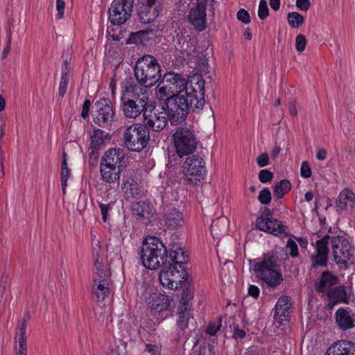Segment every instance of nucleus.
<instances>
[{"instance_id": "nucleus-40", "label": "nucleus", "mask_w": 355, "mask_h": 355, "mask_svg": "<svg viewBox=\"0 0 355 355\" xmlns=\"http://www.w3.org/2000/svg\"><path fill=\"white\" fill-rule=\"evenodd\" d=\"M269 15V9L268 8L266 0H260L258 8V17L263 20Z\"/></svg>"}, {"instance_id": "nucleus-44", "label": "nucleus", "mask_w": 355, "mask_h": 355, "mask_svg": "<svg viewBox=\"0 0 355 355\" xmlns=\"http://www.w3.org/2000/svg\"><path fill=\"white\" fill-rule=\"evenodd\" d=\"M221 318H219L218 323L216 322H209L207 327L206 333L211 336H215L221 327Z\"/></svg>"}, {"instance_id": "nucleus-18", "label": "nucleus", "mask_w": 355, "mask_h": 355, "mask_svg": "<svg viewBox=\"0 0 355 355\" xmlns=\"http://www.w3.org/2000/svg\"><path fill=\"white\" fill-rule=\"evenodd\" d=\"M330 236L325 235L322 239L317 240L314 245L315 248V254L311 257V267L317 268L318 267H325L327 265Z\"/></svg>"}, {"instance_id": "nucleus-51", "label": "nucleus", "mask_w": 355, "mask_h": 355, "mask_svg": "<svg viewBox=\"0 0 355 355\" xmlns=\"http://www.w3.org/2000/svg\"><path fill=\"white\" fill-rule=\"evenodd\" d=\"M246 333L244 329H241L239 328V325L238 324L234 323V331L232 334V338L234 339H243L245 337Z\"/></svg>"}, {"instance_id": "nucleus-9", "label": "nucleus", "mask_w": 355, "mask_h": 355, "mask_svg": "<svg viewBox=\"0 0 355 355\" xmlns=\"http://www.w3.org/2000/svg\"><path fill=\"white\" fill-rule=\"evenodd\" d=\"M150 132L140 123L126 127L123 132V144L132 152H141L149 143Z\"/></svg>"}, {"instance_id": "nucleus-31", "label": "nucleus", "mask_w": 355, "mask_h": 355, "mask_svg": "<svg viewBox=\"0 0 355 355\" xmlns=\"http://www.w3.org/2000/svg\"><path fill=\"white\" fill-rule=\"evenodd\" d=\"M92 297L96 302L103 301L110 294V286L107 279H94Z\"/></svg>"}, {"instance_id": "nucleus-61", "label": "nucleus", "mask_w": 355, "mask_h": 355, "mask_svg": "<svg viewBox=\"0 0 355 355\" xmlns=\"http://www.w3.org/2000/svg\"><path fill=\"white\" fill-rule=\"evenodd\" d=\"M92 251L94 256V259L97 257V255L100 256V252L101 251V243L99 240H92Z\"/></svg>"}, {"instance_id": "nucleus-5", "label": "nucleus", "mask_w": 355, "mask_h": 355, "mask_svg": "<svg viewBox=\"0 0 355 355\" xmlns=\"http://www.w3.org/2000/svg\"><path fill=\"white\" fill-rule=\"evenodd\" d=\"M138 254L143 266L151 270L158 269L169 259V251L159 238L153 236L143 240Z\"/></svg>"}, {"instance_id": "nucleus-10", "label": "nucleus", "mask_w": 355, "mask_h": 355, "mask_svg": "<svg viewBox=\"0 0 355 355\" xmlns=\"http://www.w3.org/2000/svg\"><path fill=\"white\" fill-rule=\"evenodd\" d=\"M193 284H189L181 293L177 309L178 318L176 320L177 328L181 331H184L188 329L189 320L193 318L191 303L193 299Z\"/></svg>"}, {"instance_id": "nucleus-16", "label": "nucleus", "mask_w": 355, "mask_h": 355, "mask_svg": "<svg viewBox=\"0 0 355 355\" xmlns=\"http://www.w3.org/2000/svg\"><path fill=\"white\" fill-rule=\"evenodd\" d=\"M142 125L146 127L148 132L154 131L159 132L163 130L168 124L169 119L167 114L164 112H159L155 107L150 105L144 114Z\"/></svg>"}, {"instance_id": "nucleus-63", "label": "nucleus", "mask_w": 355, "mask_h": 355, "mask_svg": "<svg viewBox=\"0 0 355 355\" xmlns=\"http://www.w3.org/2000/svg\"><path fill=\"white\" fill-rule=\"evenodd\" d=\"M116 76L114 75L112 78L110 80V89L112 92V98H114L116 96Z\"/></svg>"}, {"instance_id": "nucleus-28", "label": "nucleus", "mask_w": 355, "mask_h": 355, "mask_svg": "<svg viewBox=\"0 0 355 355\" xmlns=\"http://www.w3.org/2000/svg\"><path fill=\"white\" fill-rule=\"evenodd\" d=\"M325 355H355V344L346 340H339L327 349Z\"/></svg>"}, {"instance_id": "nucleus-59", "label": "nucleus", "mask_w": 355, "mask_h": 355, "mask_svg": "<svg viewBox=\"0 0 355 355\" xmlns=\"http://www.w3.org/2000/svg\"><path fill=\"white\" fill-rule=\"evenodd\" d=\"M90 107H91L90 100L85 99L83 103V105L82 107V112H81V116L83 119H86L89 116Z\"/></svg>"}, {"instance_id": "nucleus-26", "label": "nucleus", "mask_w": 355, "mask_h": 355, "mask_svg": "<svg viewBox=\"0 0 355 355\" xmlns=\"http://www.w3.org/2000/svg\"><path fill=\"white\" fill-rule=\"evenodd\" d=\"M340 282L338 276L332 274L330 271L326 270L322 272L318 279L315 282V288L318 293H327L333 286L337 285Z\"/></svg>"}, {"instance_id": "nucleus-3", "label": "nucleus", "mask_w": 355, "mask_h": 355, "mask_svg": "<svg viewBox=\"0 0 355 355\" xmlns=\"http://www.w3.org/2000/svg\"><path fill=\"white\" fill-rule=\"evenodd\" d=\"M121 109L123 115L129 119H135L144 114L150 104L148 96L144 93H138V85L134 78L128 75L121 83Z\"/></svg>"}, {"instance_id": "nucleus-37", "label": "nucleus", "mask_w": 355, "mask_h": 355, "mask_svg": "<svg viewBox=\"0 0 355 355\" xmlns=\"http://www.w3.org/2000/svg\"><path fill=\"white\" fill-rule=\"evenodd\" d=\"M99 255H97V257L94 259V266L97 270V277L96 279H108L111 276L110 270L109 268H107L106 266L103 264L102 261H99Z\"/></svg>"}, {"instance_id": "nucleus-38", "label": "nucleus", "mask_w": 355, "mask_h": 355, "mask_svg": "<svg viewBox=\"0 0 355 355\" xmlns=\"http://www.w3.org/2000/svg\"><path fill=\"white\" fill-rule=\"evenodd\" d=\"M287 19L289 26L294 28H299L304 21V17L297 12H289Z\"/></svg>"}, {"instance_id": "nucleus-47", "label": "nucleus", "mask_w": 355, "mask_h": 355, "mask_svg": "<svg viewBox=\"0 0 355 355\" xmlns=\"http://www.w3.org/2000/svg\"><path fill=\"white\" fill-rule=\"evenodd\" d=\"M306 40L304 35L300 34L295 37V48L298 52H302L306 47Z\"/></svg>"}, {"instance_id": "nucleus-58", "label": "nucleus", "mask_w": 355, "mask_h": 355, "mask_svg": "<svg viewBox=\"0 0 355 355\" xmlns=\"http://www.w3.org/2000/svg\"><path fill=\"white\" fill-rule=\"evenodd\" d=\"M98 206L101 209L102 219L104 222H105L107 220L108 211L112 207L111 204H104L102 202H98Z\"/></svg>"}, {"instance_id": "nucleus-12", "label": "nucleus", "mask_w": 355, "mask_h": 355, "mask_svg": "<svg viewBox=\"0 0 355 355\" xmlns=\"http://www.w3.org/2000/svg\"><path fill=\"white\" fill-rule=\"evenodd\" d=\"M164 0H137L135 10L137 19L143 24L154 22L163 10Z\"/></svg>"}, {"instance_id": "nucleus-11", "label": "nucleus", "mask_w": 355, "mask_h": 355, "mask_svg": "<svg viewBox=\"0 0 355 355\" xmlns=\"http://www.w3.org/2000/svg\"><path fill=\"white\" fill-rule=\"evenodd\" d=\"M184 180L189 184L196 186L205 179L207 171L203 157L192 155L187 157L182 166Z\"/></svg>"}, {"instance_id": "nucleus-17", "label": "nucleus", "mask_w": 355, "mask_h": 355, "mask_svg": "<svg viewBox=\"0 0 355 355\" xmlns=\"http://www.w3.org/2000/svg\"><path fill=\"white\" fill-rule=\"evenodd\" d=\"M184 94L195 103L194 107L203 108L205 103V80L202 76H195L190 80Z\"/></svg>"}, {"instance_id": "nucleus-35", "label": "nucleus", "mask_w": 355, "mask_h": 355, "mask_svg": "<svg viewBox=\"0 0 355 355\" xmlns=\"http://www.w3.org/2000/svg\"><path fill=\"white\" fill-rule=\"evenodd\" d=\"M153 29L139 31L135 33L132 32L129 35L128 38L126 40V44L145 45L146 42L150 39V37H149L150 34L153 35Z\"/></svg>"}, {"instance_id": "nucleus-54", "label": "nucleus", "mask_w": 355, "mask_h": 355, "mask_svg": "<svg viewBox=\"0 0 355 355\" xmlns=\"http://www.w3.org/2000/svg\"><path fill=\"white\" fill-rule=\"evenodd\" d=\"M257 165L262 168L266 166L269 164L268 155L266 153H263L257 157Z\"/></svg>"}, {"instance_id": "nucleus-50", "label": "nucleus", "mask_w": 355, "mask_h": 355, "mask_svg": "<svg viewBox=\"0 0 355 355\" xmlns=\"http://www.w3.org/2000/svg\"><path fill=\"white\" fill-rule=\"evenodd\" d=\"M12 34L10 30L7 33V42L2 52V59H5L11 49Z\"/></svg>"}, {"instance_id": "nucleus-13", "label": "nucleus", "mask_w": 355, "mask_h": 355, "mask_svg": "<svg viewBox=\"0 0 355 355\" xmlns=\"http://www.w3.org/2000/svg\"><path fill=\"white\" fill-rule=\"evenodd\" d=\"M272 216V211L270 209L263 207V211L256 219V228L276 236L288 235L286 232L287 227L279 220L274 218Z\"/></svg>"}, {"instance_id": "nucleus-39", "label": "nucleus", "mask_w": 355, "mask_h": 355, "mask_svg": "<svg viewBox=\"0 0 355 355\" xmlns=\"http://www.w3.org/2000/svg\"><path fill=\"white\" fill-rule=\"evenodd\" d=\"M195 62L196 63V69L200 72L207 73L208 71V59L204 55H199L195 58Z\"/></svg>"}, {"instance_id": "nucleus-49", "label": "nucleus", "mask_w": 355, "mask_h": 355, "mask_svg": "<svg viewBox=\"0 0 355 355\" xmlns=\"http://www.w3.org/2000/svg\"><path fill=\"white\" fill-rule=\"evenodd\" d=\"M238 20L245 24H248L250 22V17L247 10L243 8L240 9L236 14Z\"/></svg>"}, {"instance_id": "nucleus-27", "label": "nucleus", "mask_w": 355, "mask_h": 355, "mask_svg": "<svg viewBox=\"0 0 355 355\" xmlns=\"http://www.w3.org/2000/svg\"><path fill=\"white\" fill-rule=\"evenodd\" d=\"M291 298L288 295H282L277 300L275 306L274 318L275 320L282 324L284 320H286L289 315V309L291 307Z\"/></svg>"}, {"instance_id": "nucleus-8", "label": "nucleus", "mask_w": 355, "mask_h": 355, "mask_svg": "<svg viewBox=\"0 0 355 355\" xmlns=\"http://www.w3.org/2000/svg\"><path fill=\"white\" fill-rule=\"evenodd\" d=\"M331 254L335 263L341 269H347L354 262V245L344 236H330Z\"/></svg>"}, {"instance_id": "nucleus-52", "label": "nucleus", "mask_w": 355, "mask_h": 355, "mask_svg": "<svg viewBox=\"0 0 355 355\" xmlns=\"http://www.w3.org/2000/svg\"><path fill=\"white\" fill-rule=\"evenodd\" d=\"M65 2L64 0H56V19H61L64 16Z\"/></svg>"}, {"instance_id": "nucleus-19", "label": "nucleus", "mask_w": 355, "mask_h": 355, "mask_svg": "<svg viewBox=\"0 0 355 355\" xmlns=\"http://www.w3.org/2000/svg\"><path fill=\"white\" fill-rule=\"evenodd\" d=\"M206 10V1H198L188 15V21L199 32L203 31L207 27Z\"/></svg>"}, {"instance_id": "nucleus-1", "label": "nucleus", "mask_w": 355, "mask_h": 355, "mask_svg": "<svg viewBox=\"0 0 355 355\" xmlns=\"http://www.w3.org/2000/svg\"><path fill=\"white\" fill-rule=\"evenodd\" d=\"M189 256L180 245L175 242L169 244V259L163 264L159 275V279L164 287L170 289L177 288L180 286L182 288L189 284H192L187 271V263Z\"/></svg>"}, {"instance_id": "nucleus-33", "label": "nucleus", "mask_w": 355, "mask_h": 355, "mask_svg": "<svg viewBox=\"0 0 355 355\" xmlns=\"http://www.w3.org/2000/svg\"><path fill=\"white\" fill-rule=\"evenodd\" d=\"M349 308H339L335 313L336 322L340 329L345 331L352 329L354 324V320L350 315Z\"/></svg>"}, {"instance_id": "nucleus-24", "label": "nucleus", "mask_w": 355, "mask_h": 355, "mask_svg": "<svg viewBox=\"0 0 355 355\" xmlns=\"http://www.w3.org/2000/svg\"><path fill=\"white\" fill-rule=\"evenodd\" d=\"M164 82L169 84L168 89L177 94H185L189 81L180 73L167 72L164 74Z\"/></svg>"}, {"instance_id": "nucleus-20", "label": "nucleus", "mask_w": 355, "mask_h": 355, "mask_svg": "<svg viewBox=\"0 0 355 355\" xmlns=\"http://www.w3.org/2000/svg\"><path fill=\"white\" fill-rule=\"evenodd\" d=\"M90 152L89 153V162L94 165L98 161L99 152L105 145L106 139H110L109 134L99 128H95L90 135Z\"/></svg>"}, {"instance_id": "nucleus-14", "label": "nucleus", "mask_w": 355, "mask_h": 355, "mask_svg": "<svg viewBox=\"0 0 355 355\" xmlns=\"http://www.w3.org/2000/svg\"><path fill=\"white\" fill-rule=\"evenodd\" d=\"M135 0H113L108 9V21L113 26H121L131 17Z\"/></svg>"}, {"instance_id": "nucleus-62", "label": "nucleus", "mask_w": 355, "mask_h": 355, "mask_svg": "<svg viewBox=\"0 0 355 355\" xmlns=\"http://www.w3.org/2000/svg\"><path fill=\"white\" fill-rule=\"evenodd\" d=\"M132 184L129 183L128 181L123 183L121 186V189L124 191L126 194H131L132 197H134L135 193L133 192V189L132 188Z\"/></svg>"}, {"instance_id": "nucleus-4", "label": "nucleus", "mask_w": 355, "mask_h": 355, "mask_svg": "<svg viewBox=\"0 0 355 355\" xmlns=\"http://www.w3.org/2000/svg\"><path fill=\"white\" fill-rule=\"evenodd\" d=\"M133 69L138 87L150 89L164 83L161 65L152 55L146 54L139 57Z\"/></svg>"}, {"instance_id": "nucleus-64", "label": "nucleus", "mask_w": 355, "mask_h": 355, "mask_svg": "<svg viewBox=\"0 0 355 355\" xmlns=\"http://www.w3.org/2000/svg\"><path fill=\"white\" fill-rule=\"evenodd\" d=\"M211 350L209 347L200 345L199 347L198 354L197 355H211Z\"/></svg>"}, {"instance_id": "nucleus-21", "label": "nucleus", "mask_w": 355, "mask_h": 355, "mask_svg": "<svg viewBox=\"0 0 355 355\" xmlns=\"http://www.w3.org/2000/svg\"><path fill=\"white\" fill-rule=\"evenodd\" d=\"M161 220L169 230H177L181 228L184 222L183 214L173 206L166 207L164 209Z\"/></svg>"}, {"instance_id": "nucleus-29", "label": "nucleus", "mask_w": 355, "mask_h": 355, "mask_svg": "<svg viewBox=\"0 0 355 355\" xmlns=\"http://www.w3.org/2000/svg\"><path fill=\"white\" fill-rule=\"evenodd\" d=\"M101 179L109 184H114L119 181L121 172L124 168L105 165L100 162Z\"/></svg>"}, {"instance_id": "nucleus-36", "label": "nucleus", "mask_w": 355, "mask_h": 355, "mask_svg": "<svg viewBox=\"0 0 355 355\" xmlns=\"http://www.w3.org/2000/svg\"><path fill=\"white\" fill-rule=\"evenodd\" d=\"M291 183L288 180H282L274 185V196L277 199H282L286 193L291 191Z\"/></svg>"}, {"instance_id": "nucleus-53", "label": "nucleus", "mask_w": 355, "mask_h": 355, "mask_svg": "<svg viewBox=\"0 0 355 355\" xmlns=\"http://www.w3.org/2000/svg\"><path fill=\"white\" fill-rule=\"evenodd\" d=\"M300 174L301 176L304 178H309L311 175V170L306 161H304L302 163L300 168Z\"/></svg>"}, {"instance_id": "nucleus-42", "label": "nucleus", "mask_w": 355, "mask_h": 355, "mask_svg": "<svg viewBox=\"0 0 355 355\" xmlns=\"http://www.w3.org/2000/svg\"><path fill=\"white\" fill-rule=\"evenodd\" d=\"M258 200L261 205H268L271 201V193L269 189L263 188L259 194Z\"/></svg>"}, {"instance_id": "nucleus-46", "label": "nucleus", "mask_w": 355, "mask_h": 355, "mask_svg": "<svg viewBox=\"0 0 355 355\" xmlns=\"http://www.w3.org/2000/svg\"><path fill=\"white\" fill-rule=\"evenodd\" d=\"M286 248L289 249V255L295 258L299 256L298 246L296 242L291 239L287 241Z\"/></svg>"}, {"instance_id": "nucleus-23", "label": "nucleus", "mask_w": 355, "mask_h": 355, "mask_svg": "<svg viewBox=\"0 0 355 355\" xmlns=\"http://www.w3.org/2000/svg\"><path fill=\"white\" fill-rule=\"evenodd\" d=\"M125 153L122 148H111L107 150L101 159V163L115 167L125 168Z\"/></svg>"}, {"instance_id": "nucleus-6", "label": "nucleus", "mask_w": 355, "mask_h": 355, "mask_svg": "<svg viewBox=\"0 0 355 355\" xmlns=\"http://www.w3.org/2000/svg\"><path fill=\"white\" fill-rule=\"evenodd\" d=\"M253 270L256 277L264 282L268 288L274 289L284 280L273 252L264 254L262 260L254 264Z\"/></svg>"}, {"instance_id": "nucleus-25", "label": "nucleus", "mask_w": 355, "mask_h": 355, "mask_svg": "<svg viewBox=\"0 0 355 355\" xmlns=\"http://www.w3.org/2000/svg\"><path fill=\"white\" fill-rule=\"evenodd\" d=\"M355 206V194L349 189H345L340 191L336 201L338 212H352Z\"/></svg>"}, {"instance_id": "nucleus-22", "label": "nucleus", "mask_w": 355, "mask_h": 355, "mask_svg": "<svg viewBox=\"0 0 355 355\" xmlns=\"http://www.w3.org/2000/svg\"><path fill=\"white\" fill-rule=\"evenodd\" d=\"M350 297V293H347L345 286L333 287L327 292V303L325 306L327 309H332L340 303L349 304Z\"/></svg>"}, {"instance_id": "nucleus-34", "label": "nucleus", "mask_w": 355, "mask_h": 355, "mask_svg": "<svg viewBox=\"0 0 355 355\" xmlns=\"http://www.w3.org/2000/svg\"><path fill=\"white\" fill-rule=\"evenodd\" d=\"M228 220L226 218L220 217L213 220L210 226L212 237L220 239L227 232Z\"/></svg>"}, {"instance_id": "nucleus-30", "label": "nucleus", "mask_w": 355, "mask_h": 355, "mask_svg": "<svg viewBox=\"0 0 355 355\" xmlns=\"http://www.w3.org/2000/svg\"><path fill=\"white\" fill-rule=\"evenodd\" d=\"M131 210L132 214L139 220L149 219L155 213L153 206L146 201L132 202L131 204Z\"/></svg>"}, {"instance_id": "nucleus-55", "label": "nucleus", "mask_w": 355, "mask_h": 355, "mask_svg": "<svg viewBox=\"0 0 355 355\" xmlns=\"http://www.w3.org/2000/svg\"><path fill=\"white\" fill-rule=\"evenodd\" d=\"M71 60L64 59L62 64L61 76L69 77Z\"/></svg>"}, {"instance_id": "nucleus-45", "label": "nucleus", "mask_w": 355, "mask_h": 355, "mask_svg": "<svg viewBox=\"0 0 355 355\" xmlns=\"http://www.w3.org/2000/svg\"><path fill=\"white\" fill-rule=\"evenodd\" d=\"M258 178L261 183L266 184L270 182L272 180L273 173L267 169H262L259 171Z\"/></svg>"}, {"instance_id": "nucleus-48", "label": "nucleus", "mask_w": 355, "mask_h": 355, "mask_svg": "<svg viewBox=\"0 0 355 355\" xmlns=\"http://www.w3.org/2000/svg\"><path fill=\"white\" fill-rule=\"evenodd\" d=\"M69 77H64V76L60 77V86H59V92H58L59 96L60 97H63L66 94L68 85H69Z\"/></svg>"}, {"instance_id": "nucleus-15", "label": "nucleus", "mask_w": 355, "mask_h": 355, "mask_svg": "<svg viewBox=\"0 0 355 355\" xmlns=\"http://www.w3.org/2000/svg\"><path fill=\"white\" fill-rule=\"evenodd\" d=\"M114 116L115 112L109 98H101L95 102L92 110V116L96 125L101 128L110 127Z\"/></svg>"}, {"instance_id": "nucleus-43", "label": "nucleus", "mask_w": 355, "mask_h": 355, "mask_svg": "<svg viewBox=\"0 0 355 355\" xmlns=\"http://www.w3.org/2000/svg\"><path fill=\"white\" fill-rule=\"evenodd\" d=\"M71 176V173L69 168L61 169L60 172V179H61V186L63 194L66 193V188L67 187V181Z\"/></svg>"}, {"instance_id": "nucleus-60", "label": "nucleus", "mask_w": 355, "mask_h": 355, "mask_svg": "<svg viewBox=\"0 0 355 355\" xmlns=\"http://www.w3.org/2000/svg\"><path fill=\"white\" fill-rule=\"evenodd\" d=\"M297 8L302 11H307L311 7L309 0H296Z\"/></svg>"}, {"instance_id": "nucleus-41", "label": "nucleus", "mask_w": 355, "mask_h": 355, "mask_svg": "<svg viewBox=\"0 0 355 355\" xmlns=\"http://www.w3.org/2000/svg\"><path fill=\"white\" fill-rule=\"evenodd\" d=\"M15 339H17L18 347H15L17 351H27L26 333L17 334Z\"/></svg>"}, {"instance_id": "nucleus-57", "label": "nucleus", "mask_w": 355, "mask_h": 355, "mask_svg": "<svg viewBox=\"0 0 355 355\" xmlns=\"http://www.w3.org/2000/svg\"><path fill=\"white\" fill-rule=\"evenodd\" d=\"M248 295L254 299H258L260 295L259 288L254 284H250L248 288Z\"/></svg>"}, {"instance_id": "nucleus-7", "label": "nucleus", "mask_w": 355, "mask_h": 355, "mask_svg": "<svg viewBox=\"0 0 355 355\" xmlns=\"http://www.w3.org/2000/svg\"><path fill=\"white\" fill-rule=\"evenodd\" d=\"M172 140L175 153L180 158L193 153L198 142L191 125L177 127L173 133Z\"/></svg>"}, {"instance_id": "nucleus-56", "label": "nucleus", "mask_w": 355, "mask_h": 355, "mask_svg": "<svg viewBox=\"0 0 355 355\" xmlns=\"http://www.w3.org/2000/svg\"><path fill=\"white\" fill-rule=\"evenodd\" d=\"M160 345L153 344H146V351L151 354V355H161Z\"/></svg>"}, {"instance_id": "nucleus-32", "label": "nucleus", "mask_w": 355, "mask_h": 355, "mask_svg": "<svg viewBox=\"0 0 355 355\" xmlns=\"http://www.w3.org/2000/svg\"><path fill=\"white\" fill-rule=\"evenodd\" d=\"M169 306L170 300L168 296L162 293L154 294L149 302L150 312L154 315L168 310Z\"/></svg>"}, {"instance_id": "nucleus-2", "label": "nucleus", "mask_w": 355, "mask_h": 355, "mask_svg": "<svg viewBox=\"0 0 355 355\" xmlns=\"http://www.w3.org/2000/svg\"><path fill=\"white\" fill-rule=\"evenodd\" d=\"M157 93L160 98H164L162 109L167 114L172 125L182 124L190 110L195 112L202 110L194 107L195 103L184 94H177L168 89V85L159 87Z\"/></svg>"}]
</instances>
